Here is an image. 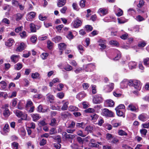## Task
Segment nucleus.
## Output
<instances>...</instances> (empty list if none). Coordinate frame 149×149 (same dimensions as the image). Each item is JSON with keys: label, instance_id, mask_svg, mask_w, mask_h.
I'll list each match as a JSON object with an SVG mask.
<instances>
[{"label": "nucleus", "instance_id": "obj_1", "mask_svg": "<svg viewBox=\"0 0 149 149\" xmlns=\"http://www.w3.org/2000/svg\"><path fill=\"white\" fill-rule=\"evenodd\" d=\"M102 114L106 117H113L114 113L111 111H109L107 109H103L102 113Z\"/></svg>", "mask_w": 149, "mask_h": 149}, {"label": "nucleus", "instance_id": "obj_2", "mask_svg": "<svg viewBox=\"0 0 149 149\" xmlns=\"http://www.w3.org/2000/svg\"><path fill=\"white\" fill-rule=\"evenodd\" d=\"M133 86L134 88L137 90H141V84L140 81L138 80H133Z\"/></svg>", "mask_w": 149, "mask_h": 149}, {"label": "nucleus", "instance_id": "obj_3", "mask_svg": "<svg viewBox=\"0 0 149 149\" xmlns=\"http://www.w3.org/2000/svg\"><path fill=\"white\" fill-rule=\"evenodd\" d=\"M103 99L100 95H95L93 99V102L94 103L97 104L101 103Z\"/></svg>", "mask_w": 149, "mask_h": 149}, {"label": "nucleus", "instance_id": "obj_4", "mask_svg": "<svg viewBox=\"0 0 149 149\" xmlns=\"http://www.w3.org/2000/svg\"><path fill=\"white\" fill-rule=\"evenodd\" d=\"M81 23V21L77 18L72 22V25L74 28H77L80 26Z\"/></svg>", "mask_w": 149, "mask_h": 149}, {"label": "nucleus", "instance_id": "obj_5", "mask_svg": "<svg viewBox=\"0 0 149 149\" xmlns=\"http://www.w3.org/2000/svg\"><path fill=\"white\" fill-rule=\"evenodd\" d=\"M95 67V66L93 64L90 63L84 65L83 66V69L86 71L88 72L91 71L92 69L94 68Z\"/></svg>", "mask_w": 149, "mask_h": 149}, {"label": "nucleus", "instance_id": "obj_6", "mask_svg": "<svg viewBox=\"0 0 149 149\" xmlns=\"http://www.w3.org/2000/svg\"><path fill=\"white\" fill-rule=\"evenodd\" d=\"M36 16V13L31 12L27 14L26 16V19L29 21H32Z\"/></svg>", "mask_w": 149, "mask_h": 149}, {"label": "nucleus", "instance_id": "obj_7", "mask_svg": "<svg viewBox=\"0 0 149 149\" xmlns=\"http://www.w3.org/2000/svg\"><path fill=\"white\" fill-rule=\"evenodd\" d=\"M20 58L19 55L13 54L10 57V59L12 62L15 63L18 61Z\"/></svg>", "mask_w": 149, "mask_h": 149}, {"label": "nucleus", "instance_id": "obj_8", "mask_svg": "<svg viewBox=\"0 0 149 149\" xmlns=\"http://www.w3.org/2000/svg\"><path fill=\"white\" fill-rule=\"evenodd\" d=\"M62 102L63 104V106L61 109L64 111L66 110L68 108V105L69 104L68 102L66 100H64L62 101Z\"/></svg>", "mask_w": 149, "mask_h": 149}, {"label": "nucleus", "instance_id": "obj_9", "mask_svg": "<svg viewBox=\"0 0 149 149\" xmlns=\"http://www.w3.org/2000/svg\"><path fill=\"white\" fill-rule=\"evenodd\" d=\"M98 13L101 16L104 15L108 13L107 10L103 8H100L98 10Z\"/></svg>", "mask_w": 149, "mask_h": 149}, {"label": "nucleus", "instance_id": "obj_10", "mask_svg": "<svg viewBox=\"0 0 149 149\" xmlns=\"http://www.w3.org/2000/svg\"><path fill=\"white\" fill-rule=\"evenodd\" d=\"M127 109L128 110L134 112L136 111L138 109L137 108L132 104H129Z\"/></svg>", "mask_w": 149, "mask_h": 149}, {"label": "nucleus", "instance_id": "obj_11", "mask_svg": "<svg viewBox=\"0 0 149 149\" xmlns=\"http://www.w3.org/2000/svg\"><path fill=\"white\" fill-rule=\"evenodd\" d=\"M114 7L115 8V11H116L117 10V12L116 13V15L118 17H120L123 14V10L120 9L116 7V6H114Z\"/></svg>", "mask_w": 149, "mask_h": 149}, {"label": "nucleus", "instance_id": "obj_12", "mask_svg": "<svg viewBox=\"0 0 149 149\" xmlns=\"http://www.w3.org/2000/svg\"><path fill=\"white\" fill-rule=\"evenodd\" d=\"M10 24V21L8 19L4 18L2 19L0 23V26H1L2 24H4L5 25H8Z\"/></svg>", "mask_w": 149, "mask_h": 149}, {"label": "nucleus", "instance_id": "obj_13", "mask_svg": "<svg viewBox=\"0 0 149 149\" xmlns=\"http://www.w3.org/2000/svg\"><path fill=\"white\" fill-rule=\"evenodd\" d=\"M86 96V94L84 92H82L78 94L77 95V98L81 100Z\"/></svg>", "mask_w": 149, "mask_h": 149}, {"label": "nucleus", "instance_id": "obj_14", "mask_svg": "<svg viewBox=\"0 0 149 149\" xmlns=\"http://www.w3.org/2000/svg\"><path fill=\"white\" fill-rule=\"evenodd\" d=\"M137 63L135 62L131 61L129 63L128 66L130 69H132L136 68Z\"/></svg>", "mask_w": 149, "mask_h": 149}, {"label": "nucleus", "instance_id": "obj_15", "mask_svg": "<svg viewBox=\"0 0 149 149\" xmlns=\"http://www.w3.org/2000/svg\"><path fill=\"white\" fill-rule=\"evenodd\" d=\"M25 44L23 43H21L19 45L16 49V51L17 52H21L24 48Z\"/></svg>", "mask_w": 149, "mask_h": 149}, {"label": "nucleus", "instance_id": "obj_16", "mask_svg": "<svg viewBox=\"0 0 149 149\" xmlns=\"http://www.w3.org/2000/svg\"><path fill=\"white\" fill-rule=\"evenodd\" d=\"M127 79H125L123 80L120 83L121 88H122L127 87Z\"/></svg>", "mask_w": 149, "mask_h": 149}, {"label": "nucleus", "instance_id": "obj_17", "mask_svg": "<svg viewBox=\"0 0 149 149\" xmlns=\"http://www.w3.org/2000/svg\"><path fill=\"white\" fill-rule=\"evenodd\" d=\"M118 134L119 135L121 136H126L128 135V134L127 132L122 129H120L118 130Z\"/></svg>", "mask_w": 149, "mask_h": 149}, {"label": "nucleus", "instance_id": "obj_18", "mask_svg": "<svg viewBox=\"0 0 149 149\" xmlns=\"http://www.w3.org/2000/svg\"><path fill=\"white\" fill-rule=\"evenodd\" d=\"M31 115L33 119V120L34 121H37L40 118V117L39 116L38 114H31Z\"/></svg>", "mask_w": 149, "mask_h": 149}, {"label": "nucleus", "instance_id": "obj_19", "mask_svg": "<svg viewBox=\"0 0 149 149\" xmlns=\"http://www.w3.org/2000/svg\"><path fill=\"white\" fill-rule=\"evenodd\" d=\"M24 15L23 14H22L20 13L16 14L15 15V20L16 21H19L22 18Z\"/></svg>", "mask_w": 149, "mask_h": 149}, {"label": "nucleus", "instance_id": "obj_20", "mask_svg": "<svg viewBox=\"0 0 149 149\" xmlns=\"http://www.w3.org/2000/svg\"><path fill=\"white\" fill-rule=\"evenodd\" d=\"M65 3V0H59L57 3V5L58 7H60L64 6Z\"/></svg>", "mask_w": 149, "mask_h": 149}, {"label": "nucleus", "instance_id": "obj_21", "mask_svg": "<svg viewBox=\"0 0 149 149\" xmlns=\"http://www.w3.org/2000/svg\"><path fill=\"white\" fill-rule=\"evenodd\" d=\"M47 97L49 100L50 103H52L54 100V96L51 94L49 93L47 95Z\"/></svg>", "mask_w": 149, "mask_h": 149}, {"label": "nucleus", "instance_id": "obj_22", "mask_svg": "<svg viewBox=\"0 0 149 149\" xmlns=\"http://www.w3.org/2000/svg\"><path fill=\"white\" fill-rule=\"evenodd\" d=\"M14 41L13 39H9L5 43L6 46L8 47L11 46L13 43Z\"/></svg>", "mask_w": 149, "mask_h": 149}, {"label": "nucleus", "instance_id": "obj_23", "mask_svg": "<svg viewBox=\"0 0 149 149\" xmlns=\"http://www.w3.org/2000/svg\"><path fill=\"white\" fill-rule=\"evenodd\" d=\"M85 124L84 122L77 123L76 124V127L78 128H81L82 129H84L85 127Z\"/></svg>", "mask_w": 149, "mask_h": 149}, {"label": "nucleus", "instance_id": "obj_24", "mask_svg": "<svg viewBox=\"0 0 149 149\" xmlns=\"http://www.w3.org/2000/svg\"><path fill=\"white\" fill-rule=\"evenodd\" d=\"M31 76L32 78L34 79H40V75L38 72L32 73Z\"/></svg>", "mask_w": 149, "mask_h": 149}, {"label": "nucleus", "instance_id": "obj_25", "mask_svg": "<svg viewBox=\"0 0 149 149\" xmlns=\"http://www.w3.org/2000/svg\"><path fill=\"white\" fill-rule=\"evenodd\" d=\"M114 136L112 134L109 133H107L106 134V138L108 141L110 142L112 139L113 138Z\"/></svg>", "mask_w": 149, "mask_h": 149}, {"label": "nucleus", "instance_id": "obj_26", "mask_svg": "<svg viewBox=\"0 0 149 149\" xmlns=\"http://www.w3.org/2000/svg\"><path fill=\"white\" fill-rule=\"evenodd\" d=\"M107 105L109 107H113L114 106V102L111 100H107L106 101Z\"/></svg>", "mask_w": 149, "mask_h": 149}, {"label": "nucleus", "instance_id": "obj_27", "mask_svg": "<svg viewBox=\"0 0 149 149\" xmlns=\"http://www.w3.org/2000/svg\"><path fill=\"white\" fill-rule=\"evenodd\" d=\"M3 115L6 117H8L10 115L9 109L8 108H6L3 111Z\"/></svg>", "mask_w": 149, "mask_h": 149}, {"label": "nucleus", "instance_id": "obj_28", "mask_svg": "<svg viewBox=\"0 0 149 149\" xmlns=\"http://www.w3.org/2000/svg\"><path fill=\"white\" fill-rule=\"evenodd\" d=\"M146 115L144 114H141L139 116V119L143 121H144L146 120Z\"/></svg>", "mask_w": 149, "mask_h": 149}, {"label": "nucleus", "instance_id": "obj_29", "mask_svg": "<svg viewBox=\"0 0 149 149\" xmlns=\"http://www.w3.org/2000/svg\"><path fill=\"white\" fill-rule=\"evenodd\" d=\"M114 84L112 83H110V84L107 85V87L108 90H107L108 92H110L111 91L113 88Z\"/></svg>", "mask_w": 149, "mask_h": 149}, {"label": "nucleus", "instance_id": "obj_30", "mask_svg": "<svg viewBox=\"0 0 149 149\" xmlns=\"http://www.w3.org/2000/svg\"><path fill=\"white\" fill-rule=\"evenodd\" d=\"M58 47L60 50H63L66 48V45L63 43H61L58 44Z\"/></svg>", "mask_w": 149, "mask_h": 149}, {"label": "nucleus", "instance_id": "obj_31", "mask_svg": "<svg viewBox=\"0 0 149 149\" xmlns=\"http://www.w3.org/2000/svg\"><path fill=\"white\" fill-rule=\"evenodd\" d=\"M30 30L32 32H35L36 31V26L33 23H31L30 24Z\"/></svg>", "mask_w": 149, "mask_h": 149}, {"label": "nucleus", "instance_id": "obj_32", "mask_svg": "<svg viewBox=\"0 0 149 149\" xmlns=\"http://www.w3.org/2000/svg\"><path fill=\"white\" fill-rule=\"evenodd\" d=\"M22 67V64L20 63H18L14 66L15 69L17 70H19Z\"/></svg>", "mask_w": 149, "mask_h": 149}, {"label": "nucleus", "instance_id": "obj_33", "mask_svg": "<svg viewBox=\"0 0 149 149\" xmlns=\"http://www.w3.org/2000/svg\"><path fill=\"white\" fill-rule=\"evenodd\" d=\"M6 86V83L4 81H2L0 82V88L2 89H4Z\"/></svg>", "mask_w": 149, "mask_h": 149}, {"label": "nucleus", "instance_id": "obj_34", "mask_svg": "<svg viewBox=\"0 0 149 149\" xmlns=\"http://www.w3.org/2000/svg\"><path fill=\"white\" fill-rule=\"evenodd\" d=\"M77 48L80 53L82 54V53L84 51V47L81 45H79L77 46Z\"/></svg>", "mask_w": 149, "mask_h": 149}, {"label": "nucleus", "instance_id": "obj_35", "mask_svg": "<svg viewBox=\"0 0 149 149\" xmlns=\"http://www.w3.org/2000/svg\"><path fill=\"white\" fill-rule=\"evenodd\" d=\"M93 130V127L91 126H87L85 129V131L87 132V134H88L89 133H91L92 132Z\"/></svg>", "mask_w": 149, "mask_h": 149}, {"label": "nucleus", "instance_id": "obj_36", "mask_svg": "<svg viewBox=\"0 0 149 149\" xmlns=\"http://www.w3.org/2000/svg\"><path fill=\"white\" fill-rule=\"evenodd\" d=\"M140 132L142 136L145 137L147 132V130L144 129H142L140 130Z\"/></svg>", "mask_w": 149, "mask_h": 149}, {"label": "nucleus", "instance_id": "obj_37", "mask_svg": "<svg viewBox=\"0 0 149 149\" xmlns=\"http://www.w3.org/2000/svg\"><path fill=\"white\" fill-rule=\"evenodd\" d=\"M3 131L5 132H8L9 131V127L8 124H5L3 128Z\"/></svg>", "mask_w": 149, "mask_h": 149}, {"label": "nucleus", "instance_id": "obj_38", "mask_svg": "<svg viewBox=\"0 0 149 149\" xmlns=\"http://www.w3.org/2000/svg\"><path fill=\"white\" fill-rule=\"evenodd\" d=\"M16 116L18 117H21L22 116L23 113L20 111L17 110L15 111Z\"/></svg>", "mask_w": 149, "mask_h": 149}, {"label": "nucleus", "instance_id": "obj_39", "mask_svg": "<svg viewBox=\"0 0 149 149\" xmlns=\"http://www.w3.org/2000/svg\"><path fill=\"white\" fill-rule=\"evenodd\" d=\"M61 39V36H56L53 39V41L55 42H58L60 41Z\"/></svg>", "mask_w": 149, "mask_h": 149}, {"label": "nucleus", "instance_id": "obj_40", "mask_svg": "<svg viewBox=\"0 0 149 149\" xmlns=\"http://www.w3.org/2000/svg\"><path fill=\"white\" fill-rule=\"evenodd\" d=\"M78 109V108L73 106H70L69 107V110L71 111H77Z\"/></svg>", "mask_w": 149, "mask_h": 149}, {"label": "nucleus", "instance_id": "obj_41", "mask_svg": "<svg viewBox=\"0 0 149 149\" xmlns=\"http://www.w3.org/2000/svg\"><path fill=\"white\" fill-rule=\"evenodd\" d=\"M12 147L13 149H18V143L16 142H14L12 143Z\"/></svg>", "mask_w": 149, "mask_h": 149}, {"label": "nucleus", "instance_id": "obj_42", "mask_svg": "<svg viewBox=\"0 0 149 149\" xmlns=\"http://www.w3.org/2000/svg\"><path fill=\"white\" fill-rule=\"evenodd\" d=\"M98 115L96 114H95L91 116V120L94 122L96 121L98 118Z\"/></svg>", "mask_w": 149, "mask_h": 149}, {"label": "nucleus", "instance_id": "obj_43", "mask_svg": "<svg viewBox=\"0 0 149 149\" xmlns=\"http://www.w3.org/2000/svg\"><path fill=\"white\" fill-rule=\"evenodd\" d=\"M57 133V131L56 129L53 127L49 131V134L50 135L54 134Z\"/></svg>", "mask_w": 149, "mask_h": 149}, {"label": "nucleus", "instance_id": "obj_44", "mask_svg": "<svg viewBox=\"0 0 149 149\" xmlns=\"http://www.w3.org/2000/svg\"><path fill=\"white\" fill-rule=\"evenodd\" d=\"M57 96L58 98L62 99L64 96V94L62 92L58 93L57 94Z\"/></svg>", "mask_w": 149, "mask_h": 149}, {"label": "nucleus", "instance_id": "obj_45", "mask_svg": "<svg viewBox=\"0 0 149 149\" xmlns=\"http://www.w3.org/2000/svg\"><path fill=\"white\" fill-rule=\"evenodd\" d=\"M117 115L120 116H123V113L119 109H115Z\"/></svg>", "mask_w": 149, "mask_h": 149}, {"label": "nucleus", "instance_id": "obj_46", "mask_svg": "<svg viewBox=\"0 0 149 149\" xmlns=\"http://www.w3.org/2000/svg\"><path fill=\"white\" fill-rule=\"evenodd\" d=\"M50 125L52 126H54L57 125V123L56 119L54 118H52L51 120V122Z\"/></svg>", "mask_w": 149, "mask_h": 149}, {"label": "nucleus", "instance_id": "obj_47", "mask_svg": "<svg viewBox=\"0 0 149 149\" xmlns=\"http://www.w3.org/2000/svg\"><path fill=\"white\" fill-rule=\"evenodd\" d=\"M20 36L21 38H24L27 36L26 32L24 31H23L22 32H21L20 34Z\"/></svg>", "mask_w": 149, "mask_h": 149}, {"label": "nucleus", "instance_id": "obj_48", "mask_svg": "<svg viewBox=\"0 0 149 149\" xmlns=\"http://www.w3.org/2000/svg\"><path fill=\"white\" fill-rule=\"evenodd\" d=\"M63 27V24L58 25L56 27V29L57 31L58 32H61V30Z\"/></svg>", "mask_w": 149, "mask_h": 149}, {"label": "nucleus", "instance_id": "obj_49", "mask_svg": "<svg viewBox=\"0 0 149 149\" xmlns=\"http://www.w3.org/2000/svg\"><path fill=\"white\" fill-rule=\"evenodd\" d=\"M144 64L148 67L149 66V58H147L144 59Z\"/></svg>", "mask_w": 149, "mask_h": 149}, {"label": "nucleus", "instance_id": "obj_50", "mask_svg": "<svg viewBox=\"0 0 149 149\" xmlns=\"http://www.w3.org/2000/svg\"><path fill=\"white\" fill-rule=\"evenodd\" d=\"M67 37L68 39L71 40L73 38L74 36L73 35L71 31H70L67 35Z\"/></svg>", "mask_w": 149, "mask_h": 149}, {"label": "nucleus", "instance_id": "obj_51", "mask_svg": "<svg viewBox=\"0 0 149 149\" xmlns=\"http://www.w3.org/2000/svg\"><path fill=\"white\" fill-rule=\"evenodd\" d=\"M95 111V110L91 108H88L85 110V112L88 113H92L94 112Z\"/></svg>", "mask_w": 149, "mask_h": 149}, {"label": "nucleus", "instance_id": "obj_52", "mask_svg": "<svg viewBox=\"0 0 149 149\" xmlns=\"http://www.w3.org/2000/svg\"><path fill=\"white\" fill-rule=\"evenodd\" d=\"M48 56V54L46 53H43L41 55V57L43 59H46Z\"/></svg>", "mask_w": 149, "mask_h": 149}, {"label": "nucleus", "instance_id": "obj_53", "mask_svg": "<svg viewBox=\"0 0 149 149\" xmlns=\"http://www.w3.org/2000/svg\"><path fill=\"white\" fill-rule=\"evenodd\" d=\"M135 19L136 20L139 22L142 21L144 20V18L140 15L136 16Z\"/></svg>", "mask_w": 149, "mask_h": 149}, {"label": "nucleus", "instance_id": "obj_54", "mask_svg": "<svg viewBox=\"0 0 149 149\" xmlns=\"http://www.w3.org/2000/svg\"><path fill=\"white\" fill-rule=\"evenodd\" d=\"M64 69L66 70L69 71L71 70L72 69V67L69 65H67V66L64 68Z\"/></svg>", "mask_w": 149, "mask_h": 149}, {"label": "nucleus", "instance_id": "obj_55", "mask_svg": "<svg viewBox=\"0 0 149 149\" xmlns=\"http://www.w3.org/2000/svg\"><path fill=\"white\" fill-rule=\"evenodd\" d=\"M64 85L62 83L59 84L57 86V90L58 91H61L63 88Z\"/></svg>", "mask_w": 149, "mask_h": 149}, {"label": "nucleus", "instance_id": "obj_56", "mask_svg": "<svg viewBox=\"0 0 149 149\" xmlns=\"http://www.w3.org/2000/svg\"><path fill=\"white\" fill-rule=\"evenodd\" d=\"M77 135L79 136H80L82 137H85L86 135L83 134L82 131L81 130H79L77 132Z\"/></svg>", "mask_w": 149, "mask_h": 149}, {"label": "nucleus", "instance_id": "obj_57", "mask_svg": "<svg viewBox=\"0 0 149 149\" xmlns=\"http://www.w3.org/2000/svg\"><path fill=\"white\" fill-rule=\"evenodd\" d=\"M146 44V42L144 41H143L139 42L138 43V46L139 47H142L145 46Z\"/></svg>", "mask_w": 149, "mask_h": 149}, {"label": "nucleus", "instance_id": "obj_58", "mask_svg": "<svg viewBox=\"0 0 149 149\" xmlns=\"http://www.w3.org/2000/svg\"><path fill=\"white\" fill-rule=\"evenodd\" d=\"M106 43L99 44V46L100 47V48L101 49H104L106 47Z\"/></svg>", "mask_w": 149, "mask_h": 149}, {"label": "nucleus", "instance_id": "obj_59", "mask_svg": "<svg viewBox=\"0 0 149 149\" xmlns=\"http://www.w3.org/2000/svg\"><path fill=\"white\" fill-rule=\"evenodd\" d=\"M97 42L99 43V44L106 43L107 41L104 39L100 38L98 40Z\"/></svg>", "mask_w": 149, "mask_h": 149}, {"label": "nucleus", "instance_id": "obj_60", "mask_svg": "<svg viewBox=\"0 0 149 149\" xmlns=\"http://www.w3.org/2000/svg\"><path fill=\"white\" fill-rule=\"evenodd\" d=\"M75 123L74 121H72L70 124L68 125L67 127L69 128H73L75 125Z\"/></svg>", "mask_w": 149, "mask_h": 149}, {"label": "nucleus", "instance_id": "obj_61", "mask_svg": "<svg viewBox=\"0 0 149 149\" xmlns=\"http://www.w3.org/2000/svg\"><path fill=\"white\" fill-rule=\"evenodd\" d=\"M104 127L106 129L109 130H111L112 128L111 125L108 123L106 124L105 125Z\"/></svg>", "mask_w": 149, "mask_h": 149}, {"label": "nucleus", "instance_id": "obj_62", "mask_svg": "<svg viewBox=\"0 0 149 149\" xmlns=\"http://www.w3.org/2000/svg\"><path fill=\"white\" fill-rule=\"evenodd\" d=\"M52 43L50 40L47 42V47L49 49H51L52 48Z\"/></svg>", "mask_w": 149, "mask_h": 149}, {"label": "nucleus", "instance_id": "obj_63", "mask_svg": "<svg viewBox=\"0 0 149 149\" xmlns=\"http://www.w3.org/2000/svg\"><path fill=\"white\" fill-rule=\"evenodd\" d=\"M118 141L119 140L114 136L113 138L112 139L110 142L114 144H116Z\"/></svg>", "mask_w": 149, "mask_h": 149}, {"label": "nucleus", "instance_id": "obj_64", "mask_svg": "<svg viewBox=\"0 0 149 149\" xmlns=\"http://www.w3.org/2000/svg\"><path fill=\"white\" fill-rule=\"evenodd\" d=\"M144 4V2L143 0H140L139 1V4L137 5V6L139 8H141L143 6Z\"/></svg>", "mask_w": 149, "mask_h": 149}]
</instances>
